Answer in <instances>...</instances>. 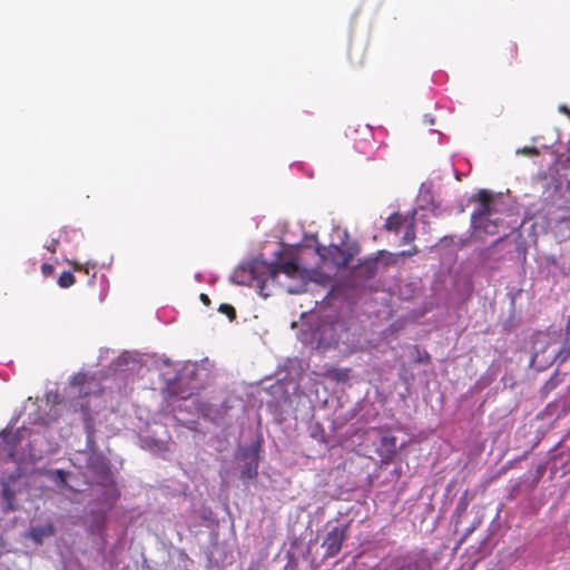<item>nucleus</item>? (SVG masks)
I'll return each instance as SVG.
<instances>
[{"label": "nucleus", "instance_id": "nucleus-26", "mask_svg": "<svg viewBox=\"0 0 570 570\" xmlns=\"http://www.w3.org/2000/svg\"><path fill=\"white\" fill-rule=\"evenodd\" d=\"M70 264L72 265V268L76 272H83L85 274L89 273V269H88L87 265H83V264H80V263H77V262H72Z\"/></svg>", "mask_w": 570, "mask_h": 570}, {"label": "nucleus", "instance_id": "nucleus-30", "mask_svg": "<svg viewBox=\"0 0 570 570\" xmlns=\"http://www.w3.org/2000/svg\"><path fill=\"white\" fill-rule=\"evenodd\" d=\"M567 336L570 337V316L568 317L567 326H566Z\"/></svg>", "mask_w": 570, "mask_h": 570}, {"label": "nucleus", "instance_id": "nucleus-21", "mask_svg": "<svg viewBox=\"0 0 570 570\" xmlns=\"http://www.w3.org/2000/svg\"><path fill=\"white\" fill-rule=\"evenodd\" d=\"M332 377L335 379L336 381H346L348 379V370H335L332 373Z\"/></svg>", "mask_w": 570, "mask_h": 570}, {"label": "nucleus", "instance_id": "nucleus-5", "mask_svg": "<svg viewBox=\"0 0 570 570\" xmlns=\"http://www.w3.org/2000/svg\"><path fill=\"white\" fill-rule=\"evenodd\" d=\"M474 199L478 202V207L471 214V226L485 227L484 217L495 215L493 196L491 191L481 189Z\"/></svg>", "mask_w": 570, "mask_h": 570}, {"label": "nucleus", "instance_id": "nucleus-17", "mask_svg": "<svg viewBox=\"0 0 570 570\" xmlns=\"http://www.w3.org/2000/svg\"><path fill=\"white\" fill-rule=\"evenodd\" d=\"M104 495L105 503L110 507L119 497V492L114 485H111L106 489Z\"/></svg>", "mask_w": 570, "mask_h": 570}, {"label": "nucleus", "instance_id": "nucleus-16", "mask_svg": "<svg viewBox=\"0 0 570 570\" xmlns=\"http://www.w3.org/2000/svg\"><path fill=\"white\" fill-rule=\"evenodd\" d=\"M76 283V278L72 273L63 272L58 278V285L61 288H68Z\"/></svg>", "mask_w": 570, "mask_h": 570}, {"label": "nucleus", "instance_id": "nucleus-7", "mask_svg": "<svg viewBox=\"0 0 570 570\" xmlns=\"http://www.w3.org/2000/svg\"><path fill=\"white\" fill-rule=\"evenodd\" d=\"M379 269V257L372 256L364 259L355 268V276L362 279L373 278Z\"/></svg>", "mask_w": 570, "mask_h": 570}, {"label": "nucleus", "instance_id": "nucleus-34", "mask_svg": "<svg viewBox=\"0 0 570 570\" xmlns=\"http://www.w3.org/2000/svg\"><path fill=\"white\" fill-rule=\"evenodd\" d=\"M563 112L570 114V110L567 107H563Z\"/></svg>", "mask_w": 570, "mask_h": 570}, {"label": "nucleus", "instance_id": "nucleus-25", "mask_svg": "<svg viewBox=\"0 0 570 570\" xmlns=\"http://www.w3.org/2000/svg\"><path fill=\"white\" fill-rule=\"evenodd\" d=\"M55 272V267L53 265L49 264V263H45L41 265V273L45 277H49L53 274Z\"/></svg>", "mask_w": 570, "mask_h": 570}, {"label": "nucleus", "instance_id": "nucleus-6", "mask_svg": "<svg viewBox=\"0 0 570 570\" xmlns=\"http://www.w3.org/2000/svg\"><path fill=\"white\" fill-rule=\"evenodd\" d=\"M344 538L345 530L343 528L336 527L327 533L323 542V547L326 549L327 557H334L340 552Z\"/></svg>", "mask_w": 570, "mask_h": 570}, {"label": "nucleus", "instance_id": "nucleus-15", "mask_svg": "<svg viewBox=\"0 0 570 570\" xmlns=\"http://www.w3.org/2000/svg\"><path fill=\"white\" fill-rule=\"evenodd\" d=\"M415 238H416L415 223L413 220H411L405 227V232L402 237V244H411L415 240Z\"/></svg>", "mask_w": 570, "mask_h": 570}, {"label": "nucleus", "instance_id": "nucleus-33", "mask_svg": "<svg viewBox=\"0 0 570 570\" xmlns=\"http://www.w3.org/2000/svg\"><path fill=\"white\" fill-rule=\"evenodd\" d=\"M527 153H531V154H537V149L535 148H531V149H525Z\"/></svg>", "mask_w": 570, "mask_h": 570}, {"label": "nucleus", "instance_id": "nucleus-22", "mask_svg": "<svg viewBox=\"0 0 570 570\" xmlns=\"http://www.w3.org/2000/svg\"><path fill=\"white\" fill-rule=\"evenodd\" d=\"M257 465H245V469L242 471L243 478L252 479L257 475Z\"/></svg>", "mask_w": 570, "mask_h": 570}, {"label": "nucleus", "instance_id": "nucleus-19", "mask_svg": "<svg viewBox=\"0 0 570 570\" xmlns=\"http://www.w3.org/2000/svg\"><path fill=\"white\" fill-rule=\"evenodd\" d=\"M218 312L225 314L229 321H234L236 318V309L230 304H220Z\"/></svg>", "mask_w": 570, "mask_h": 570}, {"label": "nucleus", "instance_id": "nucleus-11", "mask_svg": "<svg viewBox=\"0 0 570 570\" xmlns=\"http://www.w3.org/2000/svg\"><path fill=\"white\" fill-rule=\"evenodd\" d=\"M405 219L403 215L400 213H393L391 214L384 224V229L392 233H397L402 225L404 224Z\"/></svg>", "mask_w": 570, "mask_h": 570}, {"label": "nucleus", "instance_id": "nucleus-31", "mask_svg": "<svg viewBox=\"0 0 570 570\" xmlns=\"http://www.w3.org/2000/svg\"><path fill=\"white\" fill-rule=\"evenodd\" d=\"M474 528H475V524H474L473 527L469 528V529L466 530V532H465V534H464V537H463V539H462V540H464V539H465V538H466V537H468V535H469V534L474 530Z\"/></svg>", "mask_w": 570, "mask_h": 570}, {"label": "nucleus", "instance_id": "nucleus-20", "mask_svg": "<svg viewBox=\"0 0 570 570\" xmlns=\"http://www.w3.org/2000/svg\"><path fill=\"white\" fill-rule=\"evenodd\" d=\"M569 357H570V337L568 336L563 343L562 348L557 354V358H559L561 362H564Z\"/></svg>", "mask_w": 570, "mask_h": 570}, {"label": "nucleus", "instance_id": "nucleus-2", "mask_svg": "<svg viewBox=\"0 0 570 570\" xmlns=\"http://www.w3.org/2000/svg\"><path fill=\"white\" fill-rule=\"evenodd\" d=\"M365 456L379 463H390L397 451L396 438L383 428H373L364 444Z\"/></svg>", "mask_w": 570, "mask_h": 570}, {"label": "nucleus", "instance_id": "nucleus-14", "mask_svg": "<svg viewBox=\"0 0 570 570\" xmlns=\"http://www.w3.org/2000/svg\"><path fill=\"white\" fill-rule=\"evenodd\" d=\"M2 498L4 501L3 502L4 510H14L16 509V507L13 504L14 492L11 491L9 483L3 484Z\"/></svg>", "mask_w": 570, "mask_h": 570}, {"label": "nucleus", "instance_id": "nucleus-3", "mask_svg": "<svg viewBox=\"0 0 570 570\" xmlns=\"http://www.w3.org/2000/svg\"><path fill=\"white\" fill-rule=\"evenodd\" d=\"M24 430L7 426L0 432V463H22L21 449Z\"/></svg>", "mask_w": 570, "mask_h": 570}, {"label": "nucleus", "instance_id": "nucleus-10", "mask_svg": "<svg viewBox=\"0 0 570 570\" xmlns=\"http://www.w3.org/2000/svg\"><path fill=\"white\" fill-rule=\"evenodd\" d=\"M262 446L258 441L253 442L246 448H243L240 451V459L247 461L248 463H257L259 460Z\"/></svg>", "mask_w": 570, "mask_h": 570}, {"label": "nucleus", "instance_id": "nucleus-23", "mask_svg": "<svg viewBox=\"0 0 570 570\" xmlns=\"http://www.w3.org/2000/svg\"><path fill=\"white\" fill-rule=\"evenodd\" d=\"M88 381V376L83 373H78L76 374L72 380H71V384L72 385H77V386H80V385H83L86 384Z\"/></svg>", "mask_w": 570, "mask_h": 570}, {"label": "nucleus", "instance_id": "nucleus-1", "mask_svg": "<svg viewBox=\"0 0 570 570\" xmlns=\"http://www.w3.org/2000/svg\"><path fill=\"white\" fill-rule=\"evenodd\" d=\"M283 273L287 278L294 281L293 285H287L286 291L289 294H301L306 291L309 282H316L317 272L315 269H307L301 267L295 259L286 261L278 264H267L263 261H254L246 266L237 269L233 278L238 284L255 283L259 294L267 297L269 294L265 293L268 284H276L278 275Z\"/></svg>", "mask_w": 570, "mask_h": 570}, {"label": "nucleus", "instance_id": "nucleus-27", "mask_svg": "<svg viewBox=\"0 0 570 570\" xmlns=\"http://www.w3.org/2000/svg\"><path fill=\"white\" fill-rule=\"evenodd\" d=\"M58 245H59V240L52 239L48 245H46V248L51 253H56Z\"/></svg>", "mask_w": 570, "mask_h": 570}, {"label": "nucleus", "instance_id": "nucleus-4", "mask_svg": "<svg viewBox=\"0 0 570 570\" xmlns=\"http://www.w3.org/2000/svg\"><path fill=\"white\" fill-rule=\"evenodd\" d=\"M316 252L325 266L342 268L350 264L353 253L337 245L317 246Z\"/></svg>", "mask_w": 570, "mask_h": 570}, {"label": "nucleus", "instance_id": "nucleus-32", "mask_svg": "<svg viewBox=\"0 0 570 570\" xmlns=\"http://www.w3.org/2000/svg\"><path fill=\"white\" fill-rule=\"evenodd\" d=\"M56 473H57L58 478H59L61 481H63V474H65V472H63L62 470H57V472H56Z\"/></svg>", "mask_w": 570, "mask_h": 570}, {"label": "nucleus", "instance_id": "nucleus-9", "mask_svg": "<svg viewBox=\"0 0 570 570\" xmlns=\"http://www.w3.org/2000/svg\"><path fill=\"white\" fill-rule=\"evenodd\" d=\"M53 533L55 527L52 523L48 522L42 525L32 527L29 530L28 537L37 544H41L45 539L53 535Z\"/></svg>", "mask_w": 570, "mask_h": 570}, {"label": "nucleus", "instance_id": "nucleus-18", "mask_svg": "<svg viewBox=\"0 0 570 570\" xmlns=\"http://www.w3.org/2000/svg\"><path fill=\"white\" fill-rule=\"evenodd\" d=\"M549 407L557 410L558 416L566 415L570 412V402L567 403L566 401L559 400L556 403L550 404Z\"/></svg>", "mask_w": 570, "mask_h": 570}, {"label": "nucleus", "instance_id": "nucleus-12", "mask_svg": "<svg viewBox=\"0 0 570 570\" xmlns=\"http://www.w3.org/2000/svg\"><path fill=\"white\" fill-rule=\"evenodd\" d=\"M502 223L501 219L493 217V216H485L484 217V225L485 227H473L475 230H482L490 235H495L499 233V225Z\"/></svg>", "mask_w": 570, "mask_h": 570}, {"label": "nucleus", "instance_id": "nucleus-8", "mask_svg": "<svg viewBox=\"0 0 570 570\" xmlns=\"http://www.w3.org/2000/svg\"><path fill=\"white\" fill-rule=\"evenodd\" d=\"M365 45L362 42H351L348 47V60L354 68H361L365 61Z\"/></svg>", "mask_w": 570, "mask_h": 570}, {"label": "nucleus", "instance_id": "nucleus-29", "mask_svg": "<svg viewBox=\"0 0 570 570\" xmlns=\"http://www.w3.org/2000/svg\"><path fill=\"white\" fill-rule=\"evenodd\" d=\"M509 51H510V53H511V57H512V58H515V57H517L518 48H517V46H515V45H513V43H512V45H510V46H509Z\"/></svg>", "mask_w": 570, "mask_h": 570}, {"label": "nucleus", "instance_id": "nucleus-24", "mask_svg": "<svg viewBox=\"0 0 570 570\" xmlns=\"http://www.w3.org/2000/svg\"><path fill=\"white\" fill-rule=\"evenodd\" d=\"M419 253H420V249L417 248V246L414 245L410 249L399 252V255H400V258L401 257H412Z\"/></svg>", "mask_w": 570, "mask_h": 570}, {"label": "nucleus", "instance_id": "nucleus-13", "mask_svg": "<svg viewBox=\"0 0 570 570\" xmlns=\"http://www.w3.org/2000/svg\"><path fill=\"white\" fill-rule=\"evenodd\" d=\"M375 256L379 257V264L382 263L385 267L395 266L400 261L399 253H391L384 249L379 250Z\"/></svg>", "mask_w": 570, "mask_h": 570}, {"label": "nucleus", "instance_id": "nucleus-28", "mask_svg": "<svg viewBox=\"0 0 570 570\" xmlns=\"http://www.w3.org/2000/svg\"><path fill=\"white\" fill-rule=\"evenodd\" d=\"M199 299L202 301V303L205 306H209L210 305V298L208 297L207 294L202 293L200 296H199Z\"/></svg>", "mask_w": 570, "mask_h": 570}]
</instances>
